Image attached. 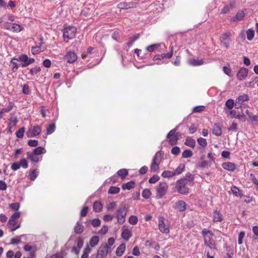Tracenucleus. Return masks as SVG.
I'll use <instances>...</instances> for the list:
<instances>
[{"label": "nucleus", "mask_w": 258, "mask_h": 258, "mask_svg": "<svg viewBox=\"0 0 258 258\" xmlns=\"http://www.w3.org/2000/svg\"><path fill=\"white\" fill-rule=\"evenodd\" d=\"M202 233L204 238L205 245L211 250H214L216 246L212 238V236L214 235L213 233L211 231H207L205 229L202 231Z\"/></svg>", "instance_id": "obj_1"}, {"label": "nucleus", "mask_w": 258, "mask_h": 258, "mask_svg": "<svg viewBox=\"0 0 258 258\" xmlns=\"http://www.w3.org/2000/svg\"><path fill=\"white\" fill-rule=\"evenodd\" d=\"M163 157V154L161 151L157 152L154 156L152 164L150 166V169L152 171L156 172L159 169V165Z\"/></svg>", "instance_id": "obj_2"}, {"label": "nucleus", "mask_w": 258, "mask_h": 258, "mask_svg": "<svg viewBox=\"0 0 258 258\" xmlns=\"http://www.w3.org/2000/svg\"><path fill=\"white\" fill-rule=\"evenodd\" d=\"M187 180L186 178L181 179L177 181L176 188L177 190L182 195H187L188 193V188L186 186Z\"/></svg>", "instance_id": "obj_3"}, {"label": "nucleus", "mask_w": 258, "mask_h": 258, "mask_svg": "<svg viewBox=\"0 0 258 258\" xmlns=\"http://www.w3.org/2000/svg\"><path fill=\"white\" fill-rule=\"evenodd\" d=\"M76 28L74 26L64 27L63 30V37L64 40L68 41L69 39H72L75 37Z\"/></svg>", "instance_id": "obj_4"}, {"label": "nucleus", "mask_w": 258, "mask_h": 258, "mask_svg": "<svg viewBox=\"0 0 258 258\" xmlns=\"http://www.w3.org/2000/svg\"><path fill=\"white\" fill-rule=\"evenodd\" d=\"M127 211V209L125 205H122L117 210L116 217L119 224H122L124 222Z\"/></svg>", "instance_id": "obj_5"}, {"label": "nucleus", "mask_w": 258, "mask_h": 258, "mask_svg": "<svg viewBox=\"0 0 258 258\" xmlns=\"http://www.w3.org/2000/svg\"><path fill=\"white\" fill-rule=\"evenodd\" d=\"M109 247L107 244L101 245L97 251L96 258H106L108 252Z\"/></svg>", "instance_id": "obj_6"}, {"label": "nucleus", "mask_w": 258, "mask_h": 258, "mask_svg": "<svg viewBox=\"0 0 258 258\" xmlns=\"http://www.w3.org/2000/svg\"><path fill=\"white\" fill-rule=\"evenodd\" d=\"M165 219L163 216L159 217L158 224L159 229L162 233H168L169 232V226L165 224Z\"/></svg>", "instance_id": "obj_7"}, {"label": "nucleus", "mask_w": 258, "mask_h": 258, "mask_svg": "<svg viewBox=\"0 0 258 258\" xmlns=\"http://www.w3.org/2000/svg\"><path fill=\"white\" fill-rule=\"evenodd\" d=\"M168 186L166 183H160L156 187L157 196L159 198H162L165 195Z\"/></svg>", "instance_id": "obj_8"}, {"label": "nucleus", "mask_w": 258, "mask_h": 258, "mask_svg": "<svg viewBox=\"0 0 258 258\" xmlns=\"http://www.w3.org/2000/svg\"><path fill=\"white\" fill-rule=\"evenodd\" d=\"M173 46L171 47L170 52H168L167 53H162L161 54L155 55L153 57V59L154 60H161L164 58H171L173 55Z\"/></svg>", "instance_id": "obj_9"}, {"label": "nucleus", "mask_w": 258, "mask_h": 258, "mask_svg": "<svg viewBox=\"0 0 258 258\" xmlns=\"http://www.w3.org/2000/svg\"><path fill=\"white\" fill-rule=\"evenodd\" d=\"M41 132V128L38 125H35L33 127L31 131H29L27 133L28 137H33L38 135Z\"/></svg>", "instance_id": "obj_10"}, {"label": "nucleus", "mask_w": 258, "mask_h": 258, "mask_svg": "<svg viewBox=\"0 0 258 258\" xmlns=\"http://www.w3.org/2000/svg\"><path fill=\"white\" fill-rule=\"evenodd\" d=\"M173 207L178 211L182 212L186 210V204L183 201H178L175 203Z\"/></svg>", "instance_id": "obj_11"}, {"label": "nucleus", "mask_w": 258, "mask_h": 258, "mask_svg": "<svg viewBox=\"0 0 258 258\" xmlns=\"http://www.w3.org/2000/svg\"><path fill=\"white\" fill-rule=\"evenodd\" d=\"M65 59L69 63H73L77 59V56L74 51H69L64 56Z\"/></svg>", "instance_id": "obj_12"}, {"label": "nucleus", "mask_w": 258, "mask_h": 258, "mask_svg": "<svg viewBox=\"0 0 258 258\" xmlns=\"http://www.w3.org/2000/svg\"><path fill=\"white\" fill-rule=\"evenodd\" d=\"M248 69L245 68H241L237 74V78L239 80H242L246 78L248 74Z\"/></svg>", "instance_id": "obj_13"}, {"label": "nucleus", "mask_w": 258, "mask_h": 258, "mask_svg": "<svg viewBox=\"0 0 258 258\" xmlns=\"http://www.w3.org/2000/svg\"><path fill=\"white\" fill-rule=\"evenodd\" d=\"M212 133L216 136H220L222 135V125L220 123H214L212 127Z\"/></svg>", "instance_id": "obj_14"}, {"label": "nucleus", "mask_w": 258, "mask_h": 258, "mask_svg": "<svg viewBox=\"0 0 258 258\" xmlns=\"http://www.w3.org/2000/svg\"><path fill=\"white\" fill-rule=\"evenodd\" d=\"M20 213L16 212L11 217L8 222V224L11 226H14L16 223V220L20 217Z\"/></svg>", "instance_id": "obj_15"}, {"label": "nucleus", "mask_w": 258, "mask_h": 258, "mask_svg": "<svg viewBox=\"0 0 258 258\" xmlns=\"http://www.w3.org/2000/svg\"><path fill=\"white\" fill-rule=\"evenodd\" d=\"M135 7V4L133 3H126L122 2L120 3L118 5V8L122 10H126L130 8H133Z\"/></svg>", "instance_id": "obj_16"}, {"label": "nucleus", "mask_w": 258, "mask_h": 258, "mask_svg": "<svg viewBox=\"0 0 258 258\" xmlns=\"http://www.w3.org/2000/svg\"><path fill=\"white\" fill-rule=\"evenodd\" d=\"M229 33H225L222 35L220 39L221 42L223 43V45L225 46L226 48H228L229 45Z\"/></svg>", "instance_id": "obj_17"}, {"label": "nucleus", "mask_w": 258, "mask_h": 258, "mask_svg": "<svg viewBox=\"0 0 258 258\" xmlns=\"http://www.w3.org/2000/svg\"><path fill=\"white\" fill-rule=\"evenodd\" d=\"M18 61H19L18 58H13L10 61V66L12 68V71L15 72L17 71L19 68V63Z\"/></svg>", "instance_id": "obj_18"}, {"label": "nucleus", "mask_w": 258, "mask_h": 258, "mask_svg": "<svg viewBox=\"0 0 258 258\" xmlns=\"http://www.w3.org/2000/svg\"><path fill=\"white\" fill-rule=\"evenodd\" d=\"M222 167L227 170L233 171L235 169L236 165L231 162H225L222 164Z\"/></svg>", "instance_id": "obj_19"}, {"label": "nucleus", "mask_w": 258, "mask_h": 258, "mask_svg": "<svg viewBox=\"0 0 258 258\" xmlns=\"http://www.w3.org/2000/svg\"><path fill=\"white\" fill-rule=\"evenodd\" d=\"M19 61L24 62V63L21 64V67L22 68H25L30 65V63L28 62V57L27 55L22 54L19 56Z\"/></svg>", "instance_id": "obj_20"}, {"label": "nucleus", "mask_w": 258, "mask_h": 258, "mask_svg": "<svg viewBox=\"0 0 258 258\" xmlns=\"http://www.w3.org/2000/svg\"><path fill=\"white\" fill-rule=\"evenodd\" d=\"M132 232L128 229H123L121 233V237L125 240H128L132 236Z\"/></svg>", "instance_id": "obj_21"}, {"label": "nucleus", "mask_w": 258, "mask_h": 258, "mask_svg": "<svg viewBox=\"0 0 258 258\" xmlns=\"http://www.w3.org/2000/svg\"><path fill=\"white\" fill-rule=\"evenodd\" d=\"M244 16V13L242 11H239L237 13L236 16L231 19V21L233 22L239 21L242 20Z\"/></svg>", "instance_id": "obj_22"}, {"label": "nucleus", "mask_w": 258, "mask_h": 258, "mask_svg": "<svg viewBox=\"0 0 258 258\" xmlns=\"http://www.w3.org/2000/svg\"><path fill=\"white\" fill-rule=\"evenodd\" d=\"M74 230L76 234H80L83 232L84 230V226L80 223L78 222L75 225Z\"/></svg>", "instance_id": "obj_23"}, {"label": "nucleus", "mask_w": 258, "mask_h": 258, "mask_svg": "<svg viewBox=\"0 0 258 258\" xmlns=\"http://www.w3.org/2000/svg\"><path fill=\"white\" fill-rule=\"evenodd\" d=\"M222 220V215L217 210L214 211L213 212V221L215 222H221Z\"/></svg>", "instance_id": "obj_24"}, {"label": "nucleus", "mask_w": 258, "mask_h": 258, "mask_svg": "<svg viewBox=\"0 0 258 258\" xmlns=\"http://www.w3.org/2000/svg\"><path fill=\"white\" fill-rule=\"evenodd\" d=\"M28 158L30 159L32 162H38L39 158L37 155L35 154L33 152H28L27 153Z\"/></svg>", "instance_id": "obj_25"}, {"label": "nucleus", "mask_w": 258, "mask_h": 258, "mask_svg": "<svg viewBox=\"0 0 258 258\" xmlns=\"http://www.w3.org/2000/svg\"><path fill=\"white\" fill-rule=\"evenodd\" d=\"M93 207L95 212H100L102 209L103 206L100 202L96 201L94 203Z\"/></svg>", "instance_id": "obj_26"}, {"label": "nucleus", "mask_w": 258, "mask_h": 258, "mask_svg": "<svg viewBox=\"0 0 258 258\" xmlns=\"http://www.w3.org/2000/svg\"><path fill=\"white\" fill-rule=\"evenodd\" d=\"M125 249V245L124 243L121 244L117 247L116 250V254L117 256H121L123 253Z\"/></svg>", "instance_id": "obj_27"}, {"label": "nucleus", "mask_w": 258, "mask_h": 258, "mask_svg": "<svg viewBox=\"0 0 258 258\" xmlns=\"http://www.w3.org/2000/svg\"><path fill=\"white\" fill-rule=\"evenodd\" d=\"M135 186V182L133 181H131L130 182H127L125 184H123L122 185V188L123 189H127L130 190L133 188H134Z\"/></svg>", "instance_id": "obj_28"}, {"label": "nucleus", "mask_w": 258, "mask_h": 258, "mask_svg": "<svg viewBox=\"0 0 258 258\" xmlns=\"http://www.w3.org/2000/svg\"><path fill=\"white\" fill-rule=\"evenodd\" d=\"M99 241V237L97 236H94L90 240L89 244L91 247H94L98 244Z\"/></svg>", "instance_id": "obj_29"}, {"label": "nucleus", "mask_w": 258, "mask_h": 258, "mask_svg": "<svg viewBox=\"0 0 258 258\" xmlns=\"http://www.w3.org/2000/svg\"><path fill=\"white\" fill-rule=\"evenodd\" d=\"M189 63L194 66H198L203 64L204 61L202 59H193L189 60Z\"/></svg>", "instance_id": "obj_30"}, {"label": "nucleus", "mask_w": 258, "mask_h": 258, "mask_svg": "<svg viewBox=\"0 0 258 258\" xmlns=\"http://www.w3.org/2000/svg\"><path fill=\"white\" fill-rule=\"evenodd\" d=\"M184 167L185 165L184 164H180L178 167L173 171L175 176L181 174L183 172Z\"/></svg>", "instance_id": "obj_31"}, {"label": "nucleus", "mask_w": 258, "mask_h": 258, "mask_svg": "<svg viewBox=\"0 0 258 258\" xmlns=\"http://www.w3.org/2000/svg\"><path fill=\"white\" fill-rule=\"evenodd\" d=\"M38 173L39 171L37 169L31 171L29 174L30 179L32 181L35 180L38 175Z\"/></svg>", "instance_id": "obj_32"}, {"label": "nucleus", "mask_w": 258, "mask_h": 258, "mask_svg": "<svg viewBox=\"0 0 258 258\" xmlns=\"http://www.w3.org/2000/svg\"><path fill=\"white\" fill-rule=\"evenodd\" d=\"M162 176L164 178H170L175 176L173 171L166 170L162 172Z\"/></svg>", "instance_id": "obj_33"}, {"label": "nucleus", "mask_w": 258, "mask_h": 258, "mask_svg": "<svg viewBox=\"0 0 258 258\" xmlns=\"http://www.w3.org/2000/svg\"><path fill=\"white\" fill-rule=\"evenodd\" d=\"M11 28V31L14 32H20L23 29V27L15 23L13 24Z\"/></svg>", "instance_id": "obj_34"}, {"label": "nucleus", "mask_w": 258, "mask_h": 258, "mask_svg": "<svg viewBox=\"0 0 258 258\" xmlns=\"http://www.w3.org/2000/svg\"><path fill=\"white\" fill-rule=\"evenodd\" d=\"M249 100V97L246 94H242L240 96H239L238 98L236 99V100L238 101V102L239 103V104H242L244 101H247Z\"/></svg>", "instance_id": "obj_35"}, {"label": "nucleus", "mask_w": 258, "mask_h": 258, "mask_svg": "<svg viewBox=\"0 0 258 258\" xmlns=\"http://www.w3.org/2000/svg\"><path fill=\"white\" fill-rule=\"evenodd\" d=\"M117 174L120 176L122 179H124L128 174V171L126 169H121L117 171Z\"/></svg>", "instance_id": "obj_36"}, {"label": "nucleus", "mask_w": 258, "mask_h": 258, "mask_svg": "<svg viewBox=\"0 0 258 258\" xmlns=\"http://www.w3.org/2000/svg\"><path fill=\"white\" fill-rule=\"evenodd\" d=\"M185 144L190 147L194 148L196 145V141L195 140L187 138L186 139Z\"/></svg>", "instance_id": "obj_37"}, {"label": "nucleus", "mask_w": 258, "mask_h": 258, "mask_svg": "<svg viewBox=\"0 0 258 258\" xmlns=\"http://www.w3.org/2000/svg\"><path fill=\"white\" fill-rule=\"evenodd\" d=\"M178 135H179V133H177L175 136H173L169 138V142L171 145H173L176 144L177 141L178 140Z\"/></svg>", "instance_id": "obj_38"}, {"label": "nucleus", "mask_w": 258, "mask_h": 258, "mask_svg": "<svg viewBox=\"0 0 258 258\" xmlns=\"http://www.w3.org/2000/svg\"><path fill=\"white\" fill-rule=\"evenodd\" d=\"M254 35V31L252 29H249L246 31L247 38L249 40H251Z\"/></svg>", "instance_id": "obj_39"}, {"label": "nucleus", "mask_w": 258, "mask_h": 258, "mask_svg": "<svg viewBox=\"0 0 258 258\" xmlns=\"http://www.w3.org/2000/svg\"><path fill=\"white\" fill-rule=\"evenodd\" d=\"M89 222L91 223L94 227H98L101 224V221L98 218L94 219L92 220H90Z\"/></svg>", "instance_id": "obj_40"}, {"label": "nucleus", "mask_w": 258, "mask_h": 258, "mask_svg": "<svg viewBox=\"0 0 258 258\" xmlns=\"http://www.w3.org/2000/svg\"><path fill=\"white\" fill-rule=\"evenodd\" d=\"M120 191V188L116 186H111L108 190V193L110 194H116Z\"/></svg>", "instance_id": "obj_41"}, {"label": "nucleus", "mask_w": 258, "mask_h": 258, "mask_svg": "<svg viewBox=\"0 0 258 258\" xmlns=\"http://www.w3.org/2000/svg\"><path fill=\"white\" fill-rule=\"evenodd\" d=\"M198 144L203 148H205L207 145L206 140L203 138H200L198 139Z\"/></svg>", "instance_id": "obj_42"}, {"label": "nucleus", "mask_w": 258, "mask_h": 258, "mask_svg": "<svg viewBox=\"0 0 258 258\" xmlns=\"http://www.w3.org/2000/svg\"><path fill=\"white\" fill-rule=\"evenodd\" d=\"M25 132V127H22L20 128L17 132L16 133V135L17 137L18 138H22L24 136V133Z\"/></svg>", "instance_id": "obj_43"}, {"label": "nucleus", "mask_w": 258, "mask_h": 258, "mask_svg": "<svg viewBox=\"0 0 258 258\" xmlns=\"http://www.w3.org/2000/svg\"><path fill=\"white\" fill-rule=\"evenodd\" d=\"M55 129V125L54 123H51L49 126L47 128V134L48 135L51 134L53 133Z\"/></svg>", "instance_id": "obj_44"}, {"label": "nucleus", "mask_w": 258, "mask_h": 258, "mask_svg": "<svg viewBox=\"0 0 258 258\" xmlns=\"http://www.w3.org/2000/svg\"><path fill=\"white\" fill-rule=\"evenodd\" d=\"M151 195V192L149 189H145L142 192V196L145 199H149Z\"/></svg>", "instance_id": "obj_45"}, {"label": "nucleus", "mask_w": 258, "mask_h": 258, "mask_svg": "<svg viewBox=\"0 0 258 258\" xmlns=\"http://www.w3.org/2000/svg\"><path fill=\"white\" fill-rule=\"evenodd\" d=\"M138 219L136 216H131L128 219V222L132 225H136L137 224Z\"/></svg>", "instance_id": "obj_46"}, {"label": "nucleus", "mask_w": 258, "mask_h": 258, "mask_svg": "<svg viewBox=\"0 0 258 258\" xmlns=\"http://www.w3.org/2000/svg\"><path fill=\"white\" fill-rule=\"evenodd\" d=\"M139 37H140V34H137V35H135V36H134L133 37L131 38L130 40L127 43V45L128 46H131L133 44V43H134V42L136 40H137L139 38Z\"/></svg>", "instance_id": "obj_47"}, {"label": "nucleus", "mask_w": 258, "mask_h": 258, "mask_svg": "<svg viewBox=\"0 0 258 258\" xmlns=\"http://www.w3.org/2000/svg\"><path fill=\"white\" fill-rule=\"evenodd\" d=\"M234 104V100L232 99H230L226 101L225 105L228 108L231 109L233 107Z\"/></svg>", "instance_id": "obj_48"}, {"label": "nucleus", "mask_w": 258, "mask_h": 258, "mask_svg": "<svg viewBox=\"0 0 258 258\" xmlns=\"http://www.w3.org/2000/svg\"><path fill=\"white\" fill-rule=\"evenodd\" d=\"M116 205H117L116 203L115 202H113L109 203L106 206V208H107V210L111 211L115 209V208L116 207Z\"/></svg>", "instance_id": "obj_49"}, {"label": "nucleus", "mask_w": 258, "mask_h": 258, "mask_svg": "<svg viewBox=\"0 0 258 258\" xmlns=\"http://www.w3.org/2000/svg\"><path fill=\"white\" fill-rule=\"evenodd\" d=\"M192 155V151L189 150H185L182 152V157L183 158H189Z\"/></svg>", "instance_id": "obj_50"}, {"label": "nucleus", "mask_w": 258, "mask_h": 258, "mask_svg": "<svg viewBox=\"0 0 258 258\" xmlns=\"http://www.w3.org/2000/svg\"><path fill=\"white\" fill-rule=\"evenodd\" d=\"M159 178H160L158 175H154L150 178L149 182L150 183H155L159 180Z\"/></svg>", "instance_id": "obj_51"}, {"label": "nucleus", "mask_w": 258, "mask_h": 258, "mask_svg": "<svg viewBox=\"0 0 258 258\" xmlns=\"http://www.w3.org/2000/svg\"><path fill=\"white\" fill-rule=\"evenodd\" d=\"M31 53L34 55L38 54V53H40V52H42V51L41 50V49L39 48V47H38L37 46H33L31 48Z\"/></svg>", "instance_id": "obj_52"}, {"label": "nucleus", "mask_w": 258, "mask_h": 258, "mask_svg": "<svg viewBox=\"0 0 258 258\" xmlns=\"http://www.w3.org/2000/svg\"><path fill=\"white\" fill-rule=\"evenodd\" d=\"M11 243L12 244H17L21 242V236H17L16 237L11 239Z\"/></svg>", "instance_id": "obj_53"}, {"label": "nucleus", "mask_w": 258, "mask_h": 258, "mask_svg": "<svg viewBox=\"0 0 258 258\" xmlns=\"http://www.w3.org/2000/svg\"><path fill=\"white\" fill-rule=\"evenodd\" d=\"M43 150H44V148L43 147H38L34 150L33 153L35 154L38 155H40V154H42Z\"/></svg>", "instance_id": "obj_54"}, {"label": "nucleus", "mask_w": 258, "mask_h": 258, "mask_svg": "<svg viewBox=\"0 0 258 258\" xmlns=\"http://www.w3.org/2000/svg\"><path fill=\"white\" fill-rule=\"evenodd\" d=\"M245 236V233L243 231L241 232L238 235V243L241 244L243 242V239Z\"/></svg>", "instance_id": "obj_55"}, {"label": "nucleus", "mask_w": 258, "mask_h": 258, "mask_svg": "<svg viewBox=\"0 0 258 258\" xmlns=\"http://www.w3.org/2000/svg\"><path fill=\"white\" fill-rule=\"evenodd\" d=\"M205 106H198L195 107L192 109V112H200L204 110Z\"/></svg>", "instance_id": "obj_56"}, {"label": "nucleus", "mask_w": 258, "mask_h": 258, "mask_svg": "<svg viewBox=\"0 0 258 258\" xmlns=\"http://www.w3.org/2000/svg\"><path fill=\"white\" fill-rule=\"evenodd\" d=\"M19 163L20 164V167L22 166L24 168H27L28 167V163L26 159H22Z\"/></svg>", "instance_id": "obj_57"}, {"label": "nucleus", "mask_w": 258, "mask_h": 258, "mask_svg": "<svg viewBox=\"0 0 258 258\" xmlns=\"http://www.w3.org/2000/svg\"><path fill=\"white\" fill-rule=\"evenodd\" d=\"M40 67H35L33 69H32L31 70H30V73L31 74V75H36L38 72H40Z\"/></svg>", "instance_id": "obj_58"}, {"label": "nucleus", "mask_w": 258, "mask_h": 258, "mask_svg": "<svg viewBox=\"0 0 258 258\" xmlns=\"http://www.w3.org/2000/svg\"><path fill=\"white\" fill-rule=\"evenodd\" d=\"M13 108V104L12 102H10L9 105L5 108H3V111L5 113L10 112Z\"/></svg>", "instance_id": "obj_59"}, {"label": "nucleus", "mask_w": 258, "mask_h": 258, "mask_svg": "<svg viewBox=\"0 0 258 258\" xmlns=\"http://www.w3.org/2000/svg\"><path fill=\"white\" fill-rule=\"evenodd\" d=\"M171 152L173 155H177L180 152V149L177 146L173 147L171 149Z\"/></svg>", "instance_id": "obj_60"}, {"label": "nucleus", "mask_w": 258, "mask_h": 258, "mask_svg": "<svg viewBox=\"0 0 258 258\" xmlns=\"http://www.w3.org/2000/svg\"><path fill=\"white\" fill-rule=\"evenodd\" d=\"M231 190L233 194H234L236 196L238 197L240 196V190L237 187L233 186L231 188Z\"/></svg>", "instance_id": "obj_61"}, {"label": "nucleus", "mask_w": 258, "mask_h": 258, "mask_svg": "<svg viewBox=\"0 0 258 258\" xmlns=\"http://www.w3.org/2000/svg\"><path fill=\"white\" fill-rule=\"evenodd\" d=\"M28 144L30 147H36L38 145V141L35 140H30L28 141Z\"/></svg>", "instance_id": "obj_62"}, {"label": "nucleus", "mask_w": 258, "mask_h": 258, "mask_svg": "<svg viewBox=\"0 0 258 258\" xmlns=\"http://www.w3.org/2000/svg\"><path fill=\"white\" fill-rule=\"evenodd\" d=\"M20 167V164L19 162H15L11 165V168L12 170L16 171L19 169Z\"/></svg>", "instance_id": "obj_63"}, {"label": "nucleus", "mask_w": 258, "mask_h": 258, "mask_svg": "<svg viewBox=\"0 0 258 258\" xmlns=\"http://www.w3.org/2000/svg\"><path fill=\"white\" fill-rule=\"evenodd\" d=\"M64 252H61L60 253H55L51 256V258H63Z\"/></svg>", "instance_id": "obj_64"}]
</instances>
